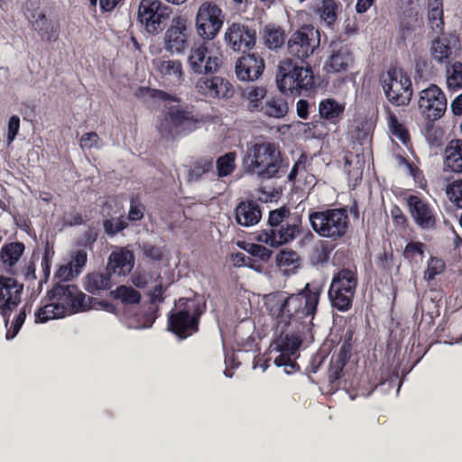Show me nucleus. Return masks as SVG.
<instances>
[{
  "mask_svg": "<svg viewBox=\"0 0 462 462\" xmlns=\"http://www.w3.org/2000/svg\"><path fill=\"white\" fill-rule=\"evenodd\" d=\"M322 291V286L312 282L297 292L276 291L263 296V305L273 322L276 338L270 345L268 354L254 357V368L265 371L273 358L274 365L284 366L286 374L300 370L294 358L305 335L314 327Z\"/></svg>",
  "mask_w": 462,
  "mask_h": 462,
  "instance_id": "nucleus-1",
  "label": "nucleus"
},
{
  "mask_svg": "<svg viewBox=\"0 0 462 462\" xmlns=\"http://www.w3.org/2000/svg\"><path fill=\"white\" fill-rule=\"evenodd\" d=\"M303 234L302 216L286 206L270 210L264 228L255 238L261 243L278 248L291 244Z\"/></svg>",
  "mask_w": 462,
  "mask_h": 462,
  "instance_id": "nucleus-2",
  "label": "nucleus"
},
{
  "mask_svg": "<svg viewBox=\"0 0 462 462\" xmlns=\"http://www.w3.org/2000/svg\"><path fill=\"white\" fill-rule=\"evenodd\" d=\"M279 144L273 142H258L247 148L243 163L246 173L262 180L278 178L288 164Z\"/></svg>",
  "mask_w": 462,
  "mask_h": 462,
  "instance_id": "nucleus-3",
  "label": "nucleus"
},
{
  "mask_svg": "<svg viewBox=\"0 0 462 462\" xmlns=\"http://www.w3.org/2000/svg\"><path fill=\"white\" fill-rule=\"evenodd\" d=\"M206 309V301L199 295L180 298L168 314V331L179 340L192 337L199 331L200 319Z\"/></svg>",
  "mask_w": 462,
  "mask_h": 462,
  "instance_id": "nucleus-4",
  "label": "nucleus"
},
{
  "mask_svg": "<svg viewBox=\"0 0 462 462\" xmlns=\"http://www.w3.org/2000/svg\"><path fill=\"white\" fill-rule=\"evenodd\" d=\"M276 82L279 90L285 95L300 96L303 91H311L317 87L310 65L291 58L283 60L279 65Z\"/></svg>",
  "mask_w": 462,
  "mask_h": 462,
  "instance_id": "nucleus-5",
  "label": "nucleus"
},
{
  "mask_svg": "<svg viewBox=\"0 0 462 462\" xmlns=\"http://www.w3.org/2000/svg\"><path fill=\"white\" fill-rule=\"evenodd\" d=\"M309 220L316 234L331 241L344 237L350 225L347 210L345 208L311 211L309 213Z\"/></svg>",
  "mask_w": 462,
  "mask_h": 462,
  "instance_id": "nucleus-6",
  "label": "nucleus"
},
{
  "mask_svg": "<svg viewBox=\"0 0 462 462\" xmlns=\"http://www.w3.org/2000/svg\"><path fill=\"white\" fill-rule=\"evenodd\" d=\"M358 285L356 269L342 268L336 272L331 279L328 297L333 309L348 311L352 306Z\"/></svg>",
  "mask_w": 462,
  "mask_h": 462,
  "instance_id": "nucleus-7",
  "label": "nucleus"
},
{
  "mask_svg": "<svg viewBox=\"0 0 462 462\" xmlns=\"http://www.w3.org/2000/svg\"><path fill=\"white\" fill-rule=\"evenodd\" d=\"M419 110L426 120L425 135L428 139L434 141L437 129L434 122L440 119L447 110V98L444 92L435 84L421 90L419 94Z\"/></svg>",
  "mask_w": 462,
  "mask_h": 462,
  "instance_id": "nucleus-8",
  "label": "nucleus"
},
{
  "mask_svg": "<svg viewBox=\"0 0 462 462\" xmlns=\"http://www.w3.org/2000/svg\"><path fill=\"white\" fill-rule=\"evenodd\" d=\"M381 85L387 100L393 106H407L412 97L413 90L411 78L402 69L391 67L382 75Z\"/></svg>",
  "mask_w": 462,
  "mask_h": 462,
  "instance_id": "nucleus-9",
  "label": "nucleus"
},
{
  "mask_svg": "<svg viewBox=\"0 0 462 462\" xmlns=\"http://www.w3.org/2000/svg\"><path fill=\"white\" fill-rule=\"evenodd\" d=\"M48 299L63 306L67 315L84 312L94 308L96 300L87 297L78 286L57 282L48 291Z\"/></svg>",
  "mask_w": 462,
  "mask_h": 462,
  "instance_id": "nucleus-10",
  "label": "nucleus"
},
{
  "mask_svg": "<svg viewBox=\"0 0 462 462\" xmlns=\"http://www.w3.org/2000/svg\"><path fill=\"white\" fill-rule=\"evenodd\" d=\"M198 123L190 111L180 106H171L160 120L158 130L162 136L174 138L194 131Z\"/></svg>",
  "mask_w": 462,
  "mask_h": 462,
  "instance_id": "nucleus-11",
  "label": "nucleus"
},
{
  "mask_svg": "<svg viewBox=\"0 0 462 462\" xmlns=\"http://www.w3.org/2000/svg\"><path fill=\"white\" fill-rule=\"evenodd\" d=\"M171 13V9L160 0H141L137 19L148 33L157 35L165 28Z\"/></svg>",
  "mask_w": 462,
  "mask_h": 462,
  "instance_id": "nucleus-12",
  "label": "nucleus"
},
{
  "mask_svg": "<svg viewBox=\"0 0 462 462\" xmlns=\"http://www.w3.org/2000/svg\"><path fill=\"white\" fill-rule=\"evenodd\" d=\"M225 21V14L213 2H204L196 14V30L204 40H213L220 32Z\"/></svg>",
  "mask_w": 462,
  "mask_h": 462,
  "instance_id": "nucleus-13",
  "label": "nucleus"
},
{
  "mask_svg": "<svg viewBox=\"0 0 462 462\" xmlns=\"http://www.w3.org/2000/svg\"><path fill=\"white\" fill-rule=\"evenodd\" d=\"M319 46L318 31L312 26L304 25L295 31L288 40L287 50L290 55L306 63V59Z\"/></svg>",
  "mask_w": 462,
  "mask_h": 462,
  "instance_id": "nucleus-14",
  "label": "nucleus"
},
{
  "mask_svg": "<svg viewBox=\"0 0 462 462\" xmlns=\"http://www.w3.org/2000/svg\"><path fill=\"white\" fill-rule=\"evenodd\" d=\"M409 213L417 226L423 230L435 229L439 223L436 208L425 198L419 195H409L406 198Z\"/></svg>",
  "mask_w": 462,
  "mask_h": 462,
  "instance_id": "nucleus-15",
  "label": "nucleus"
},
{
  "mask_svg": "<svg viewBox=\"0 0 462 462\" xmlns=\"http://www.w3.org/2000/svg\"><path fill=\"white\" fill-rule=\"evenodd\" d=\"M188 64L194 73L214 74L220 69L222 59L213 50L202 44L190 50Z\"/></svg>",
  "mask_w": 462,
  "mask_h": 462,
  "instance_id": "nucleus-16",
  "label": "nucleus"
},
{
  "mask_svg": "<svg viewBox=\"0 0 462 462\" xmlns=\"http://www.w3.org/2000/svg\"><path fill=\"white\" fill-rule=\"evenodd\" d=\"M224 40L234 51L245 53L256 44V31L247 24L233 23L228 25Z\"/></svg>",
  "mask_w": 462,
  "mask_h": 462,
  "instance_id": "nucleus-17",
  "label": "nucleus"
},
{
  "mask_svg": "<svg viewBox=\"0 0 462 462\" xmlns=\"http://www.w3.org/2000/svg\"><path fill=\"white\" fill-rule=\"evenodd\" d=\"M190 29L183 16L174 17L164 35V48L171 53H180L189 46Z\"/></svg>",
  "mask_w": 462,
  "mask_h": 462,
  "instance_id": "nucleus-18",
  "label": "nucleus"
},
{
  "mask_svg": "<svg viewBox=\"0 0 462 462\" xmlns=\"http://www.w3.org/2000/svg\"><path fill=\"white\" fill-rule=\"evenodd\" d=\"M195 88L198 93L210 98H229L234 93L233 86L227 79L213 74L202 76Z\"/></svg>",
  "mask_w": 462,
  "mask_h": 462,
  "instance_id": "nucleus-19",
  "label": "nucleus"
},
{
  "mask_svg": "<svg viewBox=\"0 0 462 462\" xmlns=\"http://www.w3.org/2000/svg\"><path fill=\"white\" fill-rule=\"evenodd\" d=\"M32 29L37 32L42 42H54L59 39L60 24L51 12L39 11L32 14Z\"/></svg>",
  "mask_w": 462,
  "mask_h": 462,
  "instance_id": "nucleus-20",
  "label": "nucleus"
},
{
  "mask_svg": "<svg viewBox=\"0 0 462 462\" xmlns=\"http://www.w3.org/2000/svg\"><path fill=\"white\" fill-rule=\"evenodd\" d=\"M23 284L11 277L0 276V313L6 317L21 302Z\"/></svg>",
  "mask_w": 462,
  "mask_h": 462,
  "instance_id": "nucleus-21",
  "label": "nucleus"
},
{
  "mask_svg": "<svg viewBox=\"0 0 462 462\" xmlns=\"http://www.w3.org/2000/svg\"><path fill=\"white\" fill-rule=\"evenodd\" d=\"M265 68L263 59L257 53L242 55L236 63L235 72L239 80L254 81L258 79Z\"/></svg>",
  "mask_w": 462,
  "mask_h": 462,
  "instance_id": "nucleus-22",
  "label": "nucleus"
},
{
  "mask_svg": "<svg viewBox=\"0 0 462 462\" xmlns=\"http://www.w3.org/2000/svg\"><path fill=\"white\" fill-rule=\"evenodd\" d=\"M236 223L243 226L256 225L262 218V210L259 203L253 199L240 201L236 209Z\"/></svg>",
  "mask_w": 462,
  "mask_h": 462,
  "instance_id": "nucleus-23",
  "label": "nucleus"
},
{
  "mask_svg": "<svg viewBox=\"0 0 462 462\" xmlns=\"http://www.w3.org/2000/svg\"><path fill=\"white\" fill-rule=\"evenodd\" d=\"M354 62V55L348 45H335L326 63L328 72L338 73L346 71Z\"/></svg>",
  "mask_w": 462,
  "mask_h": 462,
  "instance_id": "nucleus-24",
  "label": "nucleus"
},
{
  "mask_svg": "<svg viewBox=\"0 0 462 462\" xmlns=\"http://www.w3.org/2000/svg\"><path fill=\"white\" fill-rule=\"evenodd\" d=\"M444 171L462 173V140L456 139L448 143L444 152Z\"/></svg>",
  "mask_w": 462,
  "mask_h": 462,
  "instance_id": "nucleus-25",
  "label": "nucleus"
},
{
  "mask_svg": "<svg viewBox=\"0 0 462 462\" xmlns=\"http://www.w3.org/2000/svg\"><path fill=\"white\" fill-rule=\"evenodd\" d=\"M134 267V254L128 250L114 252L109 256L106 270L110 273L125 274Z\"/></svg>",
  "mask_w": 462,
  "mask_h": 462,
  "instance_id": "nucleus-26",
  "label": "nucleus"
},
{
  "mask_svg": "<svg viewBox=\"0 0 462 462\" xmlns=\"http://www.w3.org/2000/svg\"><path fill=\"white\" fill-rule=\"evenodd\" d=\"M111 273L106 269L103 273H91L85 278L84 287L91 294L110 290L113 286Z\"/></svg>",
  "mask_w": 462,
  "mask_h": 462,
  "instance_id": "nucleus-27",
  "label": "nucleus"
},
{
  "mask_svg": "<svg viewBox=\"0 0 462 462\" xmlns=\"http://www.w3.org/2000/svg\"><path fill=\"white\" fill-rule=\"evenodd\" d=\"M345 111V106L333 98L322 100L319 106L320 118L329 124L337 125L341 120Z\"/></svg>",
  "mask_w": 462,
  "mask_h": 462,
  "instance_id": "nucleus-28",
  "label": "nucleus"
},
{
  "mask_svg": "<svg viewBox=\"0 0 462 462\" xmlns=\"http://www.w3.org/2000/svg\"><path fill=\"white\" fill-rule=\"evenodd\" d=\"M246 101V108L251 113L261 112L263 107V99L267 96L264 87L253 86L245 88L242 94Z\"/></svg>",
  "mask_w": 462,
  "mask_h": 462,
  "instance_id": "nucleus-29",
  "label": "nucleus"
},
{
  "mask_svg": "<svg viewBox=\"0 0 462 462\" xmlns=\"http://www.w3.org/2000/svg\"><path fill=\"white\" fill-rule=\"evenodd\" d=\"M44 304L35 313V322L44 323L51 319H60L68 316L63 306H60L54 300L48 299V295L43 300Z\"/></svg>",
  "mask_w": 462,
  "mask_h": 462,
  "instance_id": "nucleus-30",
  "label": "nucleus"
},
{
  "mask_svg": "<svg viewBox=\"0 0 462 462\" xmlns=\"http://www.w3.org/2000/svg\"><path fill=\"white\" fill-rule=\"evenodd\" d=\"M157 71L162 78L172 82H180L183 72L182 64L178 60H159L154 61Z\"/></svg>",
  "mask_w": 462,
  "mask_h": 462,
  "instance_id": "nucleus-31",
  "label": "nucleus"
},
{
  "mask_svg": "<svg viewBox=\"0 0 462 462\" xmlns=\"http://www.w3.org/2000/svg\"><path fill=\"white\" fill-rule=\"evenodd\" d=\"M452 53L451 39L447 37H438L431 42L430 55L436 62H448Z\"/></svg>",
  "mask_w": 462,
  "mask_h": 462,
  "instance_id": "nucleus-32",
  "label": "nucleus"
},
{
  "mask_svg": "<svg viewBox=\"0 0 462 462\" xmlns=\"http://www.w3.org/2000/svg\"><path fill=\"white\" fill-rule=\"evenodd\" d=\"M24 249V245L20 242L5 244L0 250V261L6 269L11 271L23 254Z\"/></svg>",
  "mask_w": 462,
  "mask_h": 462,
  "instance_id": "nucleus-33",
  "label": "nucleus"
},
{
  "mask_svg": "<svg viewBox=\"0 0 462 462\" xmlns=\"http://www.w3.org/2000/svg\"><path fill=\"white\" fill-rule=\"evenodd\" d=\"M289 111L287 101L282 97H272L264 102L262 113L273 118H282Z\"/></svg>",
  "mask_w": 462,
  "mask_h": 462,
  "instance_id": "nucleus-34",
  "label": "nucleus"
},
{
  "mask_svg": "<svg viewBox=\"0 0 462 462\" xmlns=\"http://www.w3.org/2000/svg\"><path fill=\"white\" fill-rule=\"evenodd\" d=\"M428 19L431 29L436 32H442L444 29L443 2L442 0H429Z\"/></svg>",
  "mask_w": 462,
  "mask_h": 462,
  "instance_id": "nucleus-35",
  "label": "nucleus"
},
{
  "mask_svg": "<svg viewBox=\"0 0 462 462\" xmlns=\"http://www.w3.org/2000/svg\"><path fill=\"white\" fill-rule=\"evenodd\" d=\"M263 39L267 48L277 50L284 44L285 33L280 26L268 24L264 27Z\"/></svg>",
  "mask_w": 462,
  "mask_h": 462,
  "instance_id": "nucleus-36",
  "label": "nucleus"
},
{
  "mask_svg": "<svg viewBox=\"0 0 462 462\" xmlns=\"http://www.w3.org/2000/svg\"><path fill=\"white\" fill-rule=\"evenodd\" d=\"M276 263L284 272L295 271L300 265V258L293 250H282L276 255Z\"/></svg>",
  "mask_w": 462,
  "mask_h": 462,
  "instance_id": "nucleus-37",
  "label": "nucleus"
},
{
  "mask_svg": "<svg viewBox=\"0 0 462 462\" xmlns=\"http://www.w3.org/2000/svg\"><path fill=\"white\" fill-rule=\"evenodd\" d=\"M110 293L124 304H138L141 300V293L131 286L120 285Z\"/></svg>",
  "mask_w": 462,
  "mask_h": 462,
  "instance_id": "nucleus-38",
  "label": "nucleus"
},
{
  "mask_svg": "<svg viewBox=\"0 0 462 462\" xmlns=\"http://www.w3.org/2000/svg\"><path fill=\"white\" fill-rule=\"evenodd\" d=\"M335 245L326 240H321L313 248L311 254V262L314 264H324L328 262Z\"/></svg>",
  "mask_w": 462,
  "mask_h": 462,
  "instance_id": "nucleus-39",
  "label": "nucleus"
},
{
  "mask_svg": "<svg viewBox=\"0 0 462 462\" xmlns=\"http://www.w3.org/2000/svg\"><path fill=\"white\" fill-rule=\"evenodd\" d=\"M236 159L235 152H228L217 159L216 168L218 177L223 178L233 173L236 169Z\"/></svg>",
  "mask_w": 462,
  "mask_h": 462,
  "instance_id": "nucleus-40",
  "label": "nucleus"
},
{
  "mask_svg": "<svg viewBox=\"0 0 462 462\" xmlns=\"http://www.w3.org/2000/svg\"><path fill=\"white\" fill-rule=\"evenodd\" d=\"M447 85L449 89L462 88V62L456 61L446 68Z\"/></svg>",
  "mask_w": 462,
  "mask_h": 462,
  "instance_id": "nucleus-41",
  "label": "nucleus"
},
{
  "mask_svg": "<svg viewBox=\"0 0 462 462\" xmlns=\"http://www.w3.org/2000/svg\"><path fill=\"white\" fill-rule=\"evenodd\" d=\"M388 126L391 134L399 139L404 145H407L411 141V136L406 126L400 123L397 116L390 113L388 116Z\"/></svg>",
  "mask_w": 462,
  "mask_h": 462,
  "instance_id": "nucleus-42",
  "label": "nucleus"
},
{
  "mask_svg": "<svg viewBox=\"0 0 462 462\" xmlns=\"http://www.w3.org/2000/svg\"><path fill=\"white\" fill-rule=\"evenodd\" d=\"M445 180L448 181L445 189L447 198L455 207L462 208V179L450 181V179L446 177Z\"/></svg>",
  "mask_w": 462,
  "mask_h": 462,
  "instance_id": "nucleus-43",
  "label": "nucleus"
},
{
  "mask_svg": "<svg viewBox=\"0 0 462 462\" xmlns=\"http://www.w3.org/2000/svg\"><path fill=\"white\" fill-rule=\"evenodd\" d=\"M138 98H150L161 101H177V98L164 90L151 88L149 87H139L135 91Z\"/></svg>",
  "mask_w": 462,
  "mask_h": 462,
  "instance_id": "nucleus-44",
  "label": "nucleus"
},
{
  "mask_svg": "<svg viewBox=\"0 0 462 462\" xmlns=\"http://www.w3.org/2000/svg\"><path fill=\"white\" fill-rule=\"evenodd\" d=\"M425 244L420 241H411L406 245L403 250V256L406 260L417 263L422 262L425 256Z\"/></svg>",
  "mask_w": 462,
  "mask_h": 462,
  "instance_id": "nucleus-45",
  "label": "nucleus"
},
{
  "mask_svg": "<svg viewBox=\"0 0 462 462\" xmlns=\"http://www.w3.org/2000/svg\"><path fill=\"white\" fill-rule=\"evenodd\" d=\"M318 11L320 17L328 24H332L337 19V5L334 0H317Z\"/></svg>",
  "mask_w": 462,
  "mask_h": 462,
  "instance_id": "nucleus-46",
  "label": "nucleus"
},
{
  "mask_svg": "<svg viewBox=\"0 0 462 462\" xmlns=\"http://www.w3.org/2000/svg\"><path fill=\"white\" fill-rule=\"evenodd\" d=\"M353 337L354 332L352 329H347L344 335L343 342L340 345L339 350L337 353L333 354L332 356L337 359L342 360L346 363H348L353 350Z\"/></svg>",
  "mask_w": 462,
  "mask_h": 462,
  "instance_id": "nucleus-47",
  "label": "nucleus"
},
{
  "mask_svg": "<svg viewBox=\"0 0 462 462\" xmlns=\"http://www.w3.org/2000/svg\"><path fill=\"white\" fill-rule=\"evenodd\" d=\"M213 159L202 158L194 162L189 170V177L195 180H199L204 174L213 171Z\"/></svg>",
  "mask_w": 462,
  "mask_h": 462,
  "instance_id": "nucleus-48",
  "label": "nucleus"
},
{
  "mask_svg": "<svg viewBox=\"0 0 462 462\" xmlns=\"http://www.w3.org/2000/svg\"><path fill=\"white\" fill-rule=\"evenodd\" d=\"M311 161L312 158L309 157L306 152H301L288 174V180L295 182L300 173L308 171V168L311 165Z\"/></svg>",
  "mask_w": 462,
  "mask_h": 462,
  "instance_id": "nucleus-49",
  "label": "nucleus"
},
{
  "mask_svg": "<svg viewBox=\"0 0 462 462\" xmlns=\"http://www.w3.org/2000/svg\"><path fill=\"white\" fill-rule=\"evenodd\" d=\"M445 269L446 263L441 258L430 256L424 272V279L427 282L432 281L437 275L442 273Z\"/></svg>",
  "mask_w": 462,
  "mask_h": 462,
  "instance_id": "nucleus-50",
  "label": "nucleus"
},
{
  "mask_svg": "<svg viewBox=\"0 0 462 462\" xmlns=\"http://www.w3.org/2000/svg\"><path fill=\"white\" fill-rule=\"evenodd\" d=\"M128 226V223L125 219L124 216L119 217H114L106 219L103 221V227L106 234L109 236H114L117 233L125 229Z\"/></svg>",
  "mask_w": 462,
  "mask_h": 462,
  "instance_id": "nucleus-51",
  "label": "nucleus"
},
{
  "mask_svg": "<svg viewBox=\"0 0 462 462\" xmlns=\"http://www.w3.org/2000/svg\"><path fill=\"white\" fill-rule=\"evenodd\" d=\"M88 261V254L85 249H79L71 252L70 260L69 261L74 268V273L79 274Z\"/></svg>",
  "mask_w": 462,
  "mask_h": 462,
  "instance_id": "nucleus-52",
  "label": "nucleus"
},
{
  "mask_svg": "<svg viewBox=\"0 0 462 462\" xmlns=\"http://www.w3.org/2000/svg\"><path fill=\"white\" fill-rule=\"evenodd\" d=\"M249 254L250 256L257 257L261 261L267 262L271 259L273 252L266 248L264 245H257V244H250L248 248H245Z\"/></svg>",
  "mask_w": 462,
  "mask_h": 462,
  "instance_id": "nucleus-53",
  "label": "nucleus"
},
{
  "mask_svg": "<svg viewBox=\"0 0 462 462\" xmlns=\"http://www.w3.org/2000/svg\"><path fill=\"white\" fill-rule=\"evenodd\" d=\"M346 364L347 363L337 359L334 356L331 357L328 368V377L331 383H334L341 378L343 370Z\"/></svg>",
  "mask_w": 462,
  "mask_h": 462,
  "instance_id": "nucleus-54",
  "label": "nucleus"
},
{
  "mask_svg": "<svg viewBox=\"0 0 462 462\" xmlns=\"http://www.w3.org/2000/svg\"><path fill=\"white\" fill-rule=\"evenodd\" d=\"M42 247H43V253H42L41 266H42V273H43L44 276L48 277L50 275L51 263V258L54 254V252L52 250V247L50 246L49 242L44 243L42 245Z\"/></svg>",
  "mask_w": 462,
  "mask_h": 462,
  "instance_id": "nucleus-55",
  "label": "nucleus"
},
{
  "mask_svg": "<svg viewBox=\"0 0 462 462\" xmlns=\"http://www.w3.org/2000/svg\"><path fill=\"white\" fill-rule=\"evenodd\" d=\"M79 274L74 273V268L69 262L66 264H62L55 273V278L59 279L58 282L65 283V282L72 280Z\"/></svg>",
  "mask_w": 462,
  "mask_h": 462,
  "instance_id": "nucleus-56",
  "label": "nucleus"
},
{
  "mask_svg": "<svg viewBox=\"0 0 462 462\" xmlns=\"http://www.w3.org/2000/svg\"><path fill=\"white\" fill-rule=\"evenodd\" d=\"M144 207L139 200L132 199L127 219L131 221H139L143 217Z\"/></svg>",
  "mask_w": 462,
  "mask_h": 462,
  "instance_id": "nucleus-57",
  "label": "nucleus"
},
{
  "mask_svg": "<svg viewBox=\"0 0 462 462\" xmlns=\"http://www.w3.org/2000/svg\"><path fill=\"white\" fill-rule=\"evenodd\" d=\"M167 288L163 287L162 283L156 284L152 290L148 292L150 297V303L152 305L156 303H162L164 301V293Z\"/></svg>",
  "mask_w": 462,
  "mask_h": 462,
  "instance_id": "nucleus-58",
  "label": "nucleus"
},
{
  "mask_svg": "<svg viewBox=\"0 0 462 462\" xmlns=\"http://www.w3.org/2000/svg\"><path fill=\"white\" fill-rule=\"evenodd\" d=\"M232 260L236 266H249L254 268V260L251 256H247L241 252L232 254Z\"/></svg>",
  "mask_w": 462,
  "mask_h": 462,
  "instance_id": "nucleus-59",
  "label": "nucleus"
},
{
  "mask_svg": "<svg viewBox=\"0 0 462 462\" xmlns=\"http://www.w3.org/2000/svg\"><path fill=\"white\" fill-rule=\"evenodd\" d=\"M20 118L17 116L10 117L8 122L7 140L9 143L13 142L19 131Z\"/></svg>",
  "mask_w": 462,
  "mask_h": 462,
  "instance_id": "nucleus-60",
  "label": "nucleus"
},
{
  "mask_svg": "<svg viewBox=\"0 0 462 462\" xmlns=\"http://www.w3.org/2000/svg\"><path fill=\"white\" fill-rule=\"evenodd\" d=\"M99 136L96 132H89L84 134L80 138L81 148L90 149L97 144Z\"/></svg>",
  "mask_w": 462,
  "mask_h": 462,
  "instance_id": "nucleus-61",
  "label": "nucleus"
},
{
  "mask_svg": "<svg viewBox=\"0 0 462 462\" xmlns=\"http://www.w3.org/2000/svg\"><path fill=\"white\" fill-rule=\"evenodd\" d=\"M391 215H392V217H393V222H394L395 225L402 226V227H406L407 226V225H408V218L403 214L402 210L401 209V208L399 206H394L391 209Z\"/></svg>",
  "mask_w": 462,
  "mask_h": 462,
  "instance_id": "nucleus-62",
  "label": "nucleus"
},
{
  "mask_svg": "<svg viewBox=\"0 0 462 462\" xmlns=\"http://www.w3.org/2000/svg\"><path fill=\"white\" fill-rule=\"evenodd\" d=\"M125 0H99V8L101 13H112Z\"/></svg>",
  "mask_w": 462,
  "mask_h": 462,
  "instance_id": "nucleus-63",
  "label": "nucleus"
},
{
  "mask_svg": "<svg viewBox=\"0 0 462 462\" xmlns=\"http://www.w3.org/2000/svg\"><path fill=\"white\" fill-rule=\"evenodd\" d=\"M413 31V26L408 21L402 20L399 23V37L402 42H405Z\"/></svg>",
  "mask_w": 462,
  "mask_h": 462,
  "instance_id": "nucleus-64",
  "label": "nucleus"
}]
</instances>
